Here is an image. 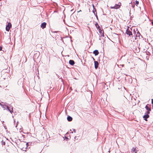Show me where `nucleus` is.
<instances>
[{"mask_svg":"<svg viewBox=\"0 0 153 153\" xmlns=\"http://www.w3.org/2000/svg\"><path fill=\"white\" fill-rule=\"evenodd\" d=\"M0 105L4 109H6L5 107H6L7 109L9 111L12 113V112H13V108L11 107H9L7 105H4L2 104L1 103H0Z\"/></svg>","mask_w":153,"mask_h":153,"instance_id":"nucleus-1","label":"nucleus"},{"mask_svg":"<svg viewBox=\"0 0 153 153\" xmlns=\"http://www.w3.org/2000/svg\"><path fill=\"white\" fill-rule=\"evenodd\" d=\"M127 29L126 30V33L129 36L131 35H132V32L131 31L132 30V29L131 28H129L128 27Z\"/></svg>","mask_w":153,"mask_h":153,"instance_id":"nucleus-2","label":"nucleus"},{"mask_svg":"<svg viewBox=\"0 0 153 153\" xmlns=\"http://www.w3.org/2000/svg\"><path fill=\"white\" fill-rule=\"evenodd\" d=\"M121 3H119L118 4H116L114 6H111L110 7L111 9H117L120 7Z\"/></svg>","mask_w":153,"mask_h":153,"instance_id":"nucleus-3","label":"nucleus"},{"mask_svg":"<svg viewBox=\"0 0 153 153\" xmlns=\"http://www.w3.org/2000/svg\"><path fill=\"white\" fill-rule=\"evenodd\" d=\"M12 25L10 23H9L8 25L6 26V30L7 31H9L10 29L11 28Z\"/></svg>","mask_w":153,"mask_h":153,"instance_id":"nucleus-4","label":"nucleus"},{"mask_svg":"<svg viewBox=\"0 0 153 153\" xmlns=\"http://www.w3.org/2000/svg\"><path fill=\"white\" fill-rule=\"evenodd\" d=\"M149 114H148L147 113H146L145 114V115H144L143 116V118H144V119L146 121H147V119L149 117V115H148Z\"/></svg>","mask_w":153,"mask_h":153,"instance_id":"nucleus-5","label":"nucleus"},{"mask_svg":"<svg viewBox=\"0 0 153 153\" xmlns=\"http://www.w3.org/2000/svg\"><path fill=\"white\" fill-rule=\"evenodd\" d=\"M145 108L148 111L147 112H146V113H147L148 114H149L150 113V111H151V108H149V107L148 105H147L146 107Z\"/></svg>","mask_w":153,"mask_h":153,"instance_id":"nucleus-6","label":"nucleus"},{"mask_svg":"<svg viewBox=\"0 0 153 153\" xmlns=\"http://www.w3.org/2000/svg\"><path fill=\"white\" fill-rule=\"evenodd\" d=\"M46 23L45 22H43L41 24V27L42 29H44L46 27Z\"/></svg>","mask_w":153,"mask_h":153,"instance_id":"nucleus-7","label":"nucleus"},{"mask_svg":"<svg viewBox=\"0 0 153 153\" xmlns=\"http://www.w3.org/2000/svg\"><path fill=\"white\" fill-rule=\"evenodd\" d=\"M99 65L98 62L97 61H94V65L95 68V69H97L98 68V65Z\"/></svg>","mask_w":153,"mask_h":153,"instance_id":"nucleus-8","label":"nucleus"},{"mask_svg":"<svg viewBox=\"0 0 153 153\" xmlns=\"http://www.w3.org/2000/svg\"><path fill=\"white\" fill-rule=\"evenodd\" d=\"M93 6L94 8V9L93 10V12L94 13V14L96 16L97 18V13H96V9L94 8V6L93 5Z\"/></svg>","mask_w":153,"mask_h":153,"instance_id":"nucleus-9","label":"nucleus"},{"mask_svg":"<svg viewBox=\"0 0 153 153\" xmlns=\"http://www.w3.org/2000/svg\"><path fill=\"white\" fill-rule=\"evenodd\" d=\"M69 63L71 65H73L74 63V62L73 60H70L69 61Z\"/></svg>","mask_w":153,"mask_h":153,"instance_id":"nucleus-10","label":"nucleus"},{"mask_svg":"<svg viewBox=\"0 0 153 153\" xmlns=\"http://www.w3.org/2000/svg\"><path fill=\"white\" fill-rule=\"evenodd\" d=\"M93 53L95 56H97L98 54L99 53L98 50H95L94 51Z\"/></svg>","mask_w":153,"mask_h":153,"instance_id":"nucleus-11","label":"nucleus"},{"mask_svg":"<svg viewBox=\"0 0 153 153\" xmlns=\"http://www.w3.org/2000/svg\"><path fill=\"white\" fill-rule=\"evenodd\" d=\"M67 120L69 121H72V118L71 117H70V116H68L67 117Z\"/></svg>","mask_w":153,"mask_h":153,"instance_id":"nucleus-12","label":"nucleus"},{"mask_svg":"<svg viewBox=\"0 0 153 153\" xmlns=\"http://www.w3.org/2000/svg\"><path fill=\"white\" fill-rule=\"evenodd\" d=\"M27 143L26 144H25V147H26V148H21V149L22 150L24 151H26V148L27 147Z\"/></svg>","mask_w":153,"mask_h":153,"instance_id":"nucleus-13","label":"nucleus"},{"mask_svg":"<svg viewBox=\"0 0 153 153\" xmlns=\"http://www.w3.org/2000/svg\"><path fill=\"white\" fill-rule=\"evenodd\" d=\"M132 149H133V151L135 153H137V151L135 148H133Z\"/></svg>","mask_w":153,"mask_h":153,"instance_id":"nucleus-14","label":"nucleus"},{"mask_svg":"<svg viewBox=\"0 0 153 153\" xmlns=\"http://www.w3.org/2000/svg\"><path fill=\"white\" fill-rule=\"evenodd\" d=\"M135 2H136V3L135 4L137 6V5L139 3V1L136 0L135 1Z\"/></svg>","mask_w":153,"mask_h":153,"instance_id":"nucleus-15","label":"nucleus"},{"mask_svg":"<svg viewBox=\"0 0 153 153\" xmlns=\"http://www.w3.org/2000/svg\"><path fill=\"white\" fill-rule=\"evenodd\" d=\"M140 33H139V32L138 31L137 32V34L136 35V36H140Z\"/></svg>","mask_w":153,"mask_h":153,"instance_id":"nucleus-16","label":"nucleus"},{"mask_svg":"<svg viewBox=\"0 0 153 153\" xmlns=\"http://www.w3.org/2000/svg\"><path fill=\"white\" fill-rule=\"evenodd\" d=\"M95 25L97 27V26H98V27H99V25H98V24H97V22L96 23Z\"/></svg>","mask_w":153,"mask_h":153,"instance_id":"nucleus-17","label":"nucleus"},{"mask_svg":"<svg viewBox=\"0 0 153 153\" xmlns=\"http://www.w3.org/2000/svg\"><path fill=\"white\" fill-rule=\"evenodd\" d=\"M152 105H153V99H152Z\"/></svg>","mask_w":153,"mask_h":153,"instance_id":"nucleus-18","label":"nucleus"},{"mask_svg":"<svg viewBox=\"0 0 153 153\" xmlns=\"http://www.w3.org/2000/svg\"><path fill=\"white\" fill-rule=\"evenodd\" d=\"M2 49V48L1 47H0V51H1Z\"/></svg>","mask_w":153,"mask_h":153,"instance_id":"nucleus-19","label":"nucleus"},{"mask_svg":"<svg viewBox=\"0 0 153 153\" xmlns=\"http://www.w3.org/2000/svg\"><path fill=\"white\" fill-rule=\"evenodd\" d=\"M73 131H74V133H75V132H76V130H75V129H73Z\"/></svg>","mask_w":153,"mask_h":153,"instance_id":"nucleus-20","label":"nucleus"},{"mask_svg":"<svg viewBox=\"0 0 153 153\" xmlns=\"http://www.w3.org/2000/svg\"><path fill=\"white\" fill-rule=\"evenodd\" d=\"M152 24H153V22H152Z\"/></svg>","mask_w":153,"mask_h":153,"instance_id":"nucleus-21","label":"nucleus"},{"mask_svg":"<svg viewBox=\"0 0 153 153\" xmlns=\"http://www.w3.org/2000/svg\"><path fill=\"white\" fill-rule=\"evenodd\" d=\"M97 27H98V26H97Z\"/></svg>","mask_w":153,"mask_h":153,"instance_id":"nucleus-22","label":"nucleus"}]
</instances>
